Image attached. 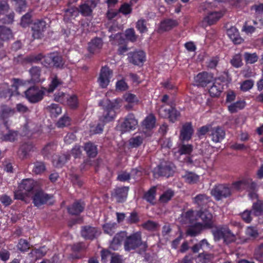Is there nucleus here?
<instances>
[{"label":"nucleus","instance_id":"f257e3e1","mask_svg":"<svg viewBox=\"0 0 263 263\" xmlns=\"http://www.w3.org/2000/svg\"><path fill=\"white\" fill-rule=\"evenodd\" d=\"M36 185V182L32 179H23L18 184L17 190L14 191V199L28 203L27 198L33 194Z\"/></svg>","mask_w":263,"mask_h":263},{"label":"nucleus","instance_id":"f03ea898","mask_svg":"<svg viewBox=\"0 0 263 263\" xmlns=\"http://www.w3.org/2000/svg\"><path fill=\"white\" fill-rule=\"evenodd\" d=\"M211 232L215 241H219L222 239L224 243L229 244L236 240L235 235L225 226H216L213 228Z\"/></svg>","mask_w":263,"mask_h":263},{"label":"nucleus","instance_id":"7ed1b4c3","mask_svg":"<svg viewBox=\"0 0 263 263\" xmlns=\"http://www.w3.org/2000/svg\"><path fill=\"white\" fill-rule=\"evenodd\" d=\"M193 253H197L200 250L203 251L202 253L199 254L197 258L198 263H208L211 258V255L207 252L211 250L210 244L206 239L201 240L199 243L195 244L191 248Z\"/></svg>","mask_w":263,"mask_h":263},{"label":"nucleus","instance_id":"20e7f679","mask_svg":"<svg viewBox=\"0 0 263 263\" xmlns=\"http://www.w3.org/2000/svg\"><path fill=\"white\" fill-rule=\"evenodd\" d=\"M141 246H143L144 248L147 247L146 242H143L142 240L140 232H136L127 236L124 242V248L126 251L134 250Z\"/></svg>","mask_w":263,"mask_h":263},{"label":"nucleus","instance_id":"39448f33","mask_svg":"<svg viewBox=\"0 0 263 263\" xmlns=\"http://www.w3.org/2000/svg\"><path fill=\"white\" fill-rule=\"evenodd\" d=\"M46 91V88L42 87L40 89L39 86L33 85L25 91V96L30 103L34 104L43 99Z\"/></svg>","mask_w":263,"mask_h":263},{"label":"nucleus","instance_id":"423d86ee","mask_svg":"<svg viewBox=\"0 0 263 263\" xmlns=\"http://www.w3.org/2000/svg\"><path fill=\"white\" fill-rule=\"evenodd\" d=\"M159 116L164 119H167L173 123L177 121L180 117V112L175 106L166 105H162L159 109Z\"/></svg>","mask_w":263,"mask_h":263},{"label":"nucleus","instance_id":"0eeeda50","mask_svg":"<svg viewBox=\"0 0 263 263\" xmlns=\"http://www.w3.org/2000/svg\"><path fill=\"white\" fill-rule=\"evenodd\" d=\"M211 194L217 201L229 197L232 195V189L227 184L215 185L211 191Z\"/></svg>","mask_w":263,"mask_h":263},{"label":"nucleus","instance_id":"6e6552de","mask_svg":"<svg viewBox=\"0 0 263 263\" xmlns=\"http://www.w3.org/2000/svg\"><path fill=\"white\" fill-rule=\"evenodd\" d=\"M116 99L114 102L109 101L105 106L103 115L99 118V121L105 124L113 120L116 117L115 109L120 107L119 102Z\"/></svg>","mask_w":263,"mask_h":263},{"label":"nucleus","instance_id":"1a4fd4ad","mask_svg":"<svg viewBox=\"0 0 263 263\" xmlns=\"http://www.w3.org/2000/svg\"><path fill=\"white\" fill-rule=\"evenodd\" d=\"M44 66L53 64V66H64L65 60L62 55L58 52H53L45 55L44 60L42 62Z\"/></svg>","mask_w":263,"mask_h":263},{"label":"nucleus","instance_id":"9d476101","mask_svg":"<svg viewBox=\"0 0 263 263\" xmlns=\"http://www.w3.org/2000/svg\"><path fill=\"white\" fill-rule=\"evenodd\" d=\"M53 196L45 193L42 190L36 191L32 196V203L34 206L40 208L47 204L52 199Z\"/></svg>","mask_w":263,"mask_h":263},{"label":"nucleus","instance_id":"9b49d317","mask_svg":"<svg viewBox=\"0 0 263 263\" xmlns=\"http://www.w3.org/2000/svg\"><path fill=\"white\" fill-rule=\"evenodd\" d=\"M48 27V23L44 19L37 20L31 27L33 31L32 36L34 39H41L44 35V32Z\"/></svg>","mask_w":263,"mask_h":263},{"label":"nucleus","instance_id":"f8f14e48","mask_svg":"<svg viewBox=\"0 0 263 263\" xmlns=\"http://www.w3.org/2000/svg\"><path fill=\"white\" fill-rule=\"evenodd\" d=\"M155 178L163 176L167 178L173 176L174 171L171 164L167 163H161L155 167L153 171Z\"/></svg>","mask_w":263,"mask_h":263},{"label":"nucleus","instance_id":"ddd939ff","mask_svg":"<svg viewBox=\"0 0 263 263\" xmlns=\"http://www.w3.org/2000/svg\"><path fill=\"white\" fill-rule=\"evenodd\" d=\"M196 216L202 220V224L205 229L213 228V215L207 209L198 210L197 212Z\"/></svg>","mask_w":263,"mask_h":263},{"label":"nucleus","instance_id":"4468645a","mask_svg":"<svg viewBox=\"0 0 263 263\" xmlns=\"http://www.w3.org/2000/svg\"><path fill=\"white\" fill-rule=\"evenodd\" d=\"M138 125V121L133 113L128 114L125 118L124 121L121 124L122 132H126L136 129Z\"/></svg>","mask_w":263,"mask_h":263},{"label":"nucleus","instance_id":"2eb2a0df","mask_svg":"<svg viewBox=\"0 0 263 263\" xmlns=\"http://www.w3.org/2000/svg\"><path fill=\"white\" fill-rule=\"evenodd\" d=\"M112 76V71L109 67H102L98 79L99 85L101 88H106L110 82Z\"/></svg>","mask_w":263,"mask_h":263},{"label":"nucleus","instance_id":"dca6fc26","mask_svg":"<svg viewBox=\"0 0 263 263\" xmlns=\"http://www.w3.org/2000/svg\"><path fill=\"white\" fill-rule=\"evenodd\" d=\"M194 129L191 122H185L182 126L179 139L182 142H188L193 135Z\"/></svg>","mask_w":263,"mask_h":263},{"label":"nucleus","instance_id":"f3484780","mask_svg":"<svg viewBox=\"0 0 263 263\" xmlns=\"http://www.w3.org/2000/svg\"><path fill=\"white\" fill-rule=\"evenodd\" d=\"M195 81L198 86L204 87L214 81V76L211 73L203 71L196 76Z\"/></svg>","mask_w":263,"mask_h":263},{"label":"nucleus","instance_id":"a211bd4d","mask_svg":"<svg viewBox=\"0 0 263 263\" xmlns=\"http://www.w3.org/2000/svg\"><path fill=\"white\" fill-rule=\"evenodd\" d=\"M209 136L214 143H219L225 138L226 132L222 127L217 126L211 127Z\"/></svg>","mask_w":263,"mask_h":263},{"label":"nucleus","instance_id":"6ab92c4d","mask_svg":"<svg viewBox=\"0 0 263 263\" xmlns=\"http://www.w3.org/2000/svg\"><path fill=\"white\" fill-rule=\"evenodd\" d=\"M129 187L127 186L118 187L114 189L111 194L118 203L124 202L127 197Z\"/></svg>","mask_w":263,"mask_h":263},{"label":"nucleus","instance_id":"aec40b11","mask_svg":"<svg viewBox=\"0 0 263 263\" xmlns=\"http://www.w3.org/2000/svg\"><path fill=\"white\" fill-rule=\"evenodd\" d=\"M85 204L81 200H77L67 208L68 213L71 215H79L85 209Z\"/></svg>","mask_w":263,"mask_h":263},{"label":"nucleus","instance_id":"412c9836","mask_svg":"<svg viewBox=\"0 0 263 263\" xmlns=\"http://www.w3.org/2000/svg\"><path fill=\"white\" fill-rule=\"evenodd\" d=\"M210 201V198L206 195L204 194H199L197 195L193 199V202L198 208L199 210H203L207 209L208 207V203Z\"/></svg>","mask_w":263,"mask_h":263},{"label":"nucleus","instance_id":"4be33fe9","mask_svg":"<svg viewBox=\"0 0 263 263\" xmlns=\"http://www.w3.org/2000/svg\"><path fill=\"white\" fill-rule=\"evenodd\" d=\"M81 235L85 239L93 240L98 235V231L96 227L84 226L81 228Z\"/></svg>","mask_w":263,"mask_h":263},{"label":"nucleus","instance_id":"5701e85b","mask_svg":"<svg viewBox=\"0 0 263 263\" xmlns=\"http://www.w3.org/2000/svg\"><path fill=\"white\" fill-rule=\"evenodd\" d=\"M127 236L126 231H120L117 233L113 237L110 243V248L113 250H117L120 247L123 241H125Z\"/></svg>","mask_w":263,"mask_h":263},{"label":"nucleus","instance_id":"b1692460","mask_svg":"<svg viewBox=\"0 0 263 263\" xmlns=\"http://www.w3.org/2000/svg\"><path fill=\"white\" fill-rule=\"evenodd\" d=\"M129 62L134 65H138L145 61V53L142 50L128 53Z\"/></svg>","mask_w":263,"mask_h":263},{"label":"nucleus","instance_id":"393cba45","mask_svg":"<svg viewBox=\"0 0 263 263\" xmlns=\"http://www.w3.org/2000/svg\"><path fill=\"white\" fill-rule=\"evenodd\" d=\"M223 15L221 11H211L203 18L202 24L206 23L208 25L216 23Z\"/></svg>","mask_w":263,"mask_h":263},{"label":"nucleus","instance_id":"a878e982","mask_svg":"<svg viewBox=\"0 0 263 263\" xmlns=\"http://www.w3.org/2000/svg\"><path fill=\"white\" fill-rule=\"evenodd\" d=\"M103 46V41L100 37H95L88 43V50L92 54L99 53Z\"/></svg>","mask_w":263,"mask_h":263},{"label":"nucleus","instance_id":"bb28decb","mask_svg":"<svg viewBox=\"0 0 263 263\" xmlns=\"http://www.w3.org/2000/svg\"><path fill=\"white\" fill-rule=\"evenodd\" d=\"M204 229L202 223L197 222L189 226L186 229V233L188 236L195 237L200 234Z\"/></svg>","mask_w":263,"mask_h":263},{"label":"nucleus","instance_id":"cd10ccee","mask_svg":"<svg viewBox=\"0 0 263 263\" xmlns=\"http://www.w3.org/2000/svg\"><path fill=\"white\" fill-rule=\"evenodd\" d=\"M178 24L177 20L166 19L161 22L159 29L161 31H167L177 26Z\"/></svg>","mask_w":263,"mask_h":263},{"label":"nucleus","instance_id":"c85d7f7f","mask_svg":"<svg viewBox=\"0 0 263 263\" xmlns=\"http://www.w3.org/2000/svg\"><path fill=\"white\" fill-rule=\"evenodd\" d=\"M84 150L85 151L87 156L90 158H95L98 155L97 145L90 141L85 143Z\"/></svg>","mask_w":263,"mask_h":263},{"label":"nucleus","instance_id":"c756f323","mask_svg":"<svg viewBox=\"0 0 263 263\" xmlns=\"http://www.w3.org/2000/svg\"><path fill=\"white\" fill-rule=\"evenodd\" d=\"M156 187L153 186L144 194L143 198L150 204L154 205L156 203Z\"/></svg>","mask_w":263,"mask_h":263},{"label":"nucleus","instance_id":"7c9ffc66","mask_svg":"<svg viewBox=\"0 0 263 263\" xmlns=\"http://www.w3.org/2000/svg\"><path fill=\"white\" fill-rule=\"evenodd\" d=\"M223 89V85L220 83L215 82L209 89V92L211 97H218Z\"/></svg>","mask_w":263,"mask_h":263},{"label":"nucleus","instance_id":"2f4dec72","mask_svg":"<svg viewBox=\"0 0 263 263\" xmlns=\"http://www.w3.org/2000/svg\"><path fill=\"white\" fill-rule=\"evenodd\" d=\"M227 34L235 44H240L243 41V39L239 36L238 30L234 27L227 30Z\"/></svg>","mask_w":263,"mask_h":263},{"label":"nucleus","instance_id":"473e14b6","mask_svg":"<svg viewBox=\"0 0 263 263\" xmlns=\"http://www.w3.org/2000/svg\"><path fill=\"white\" fill-rule=\"evenodd\" d=\"M117 228L118 224L115 222H107L102 226L104 233L110 236H112L115 233Z\"/></svg>","mask_w":263,"mask_h":263},{"label":"nucleus","instance_id":"72a5a7b5","mask_svg":"<svg viewBox=\"0 0 263 263\" xmlns=\"http://www.w3.org/2000/svg\"><path fill=\"white\" fill-rule=\"evenodd\" d=\"M156 122V117L153 114H151L143 121V125L146 129L150 130L155 127Z\"/></svg>","mask_w":263,"mask_h":263},{"label":"nucleus","instance_id":"f704fd0d","mask_svg":"<svg viewBox=\"0 0 263 263\" xmlns=\"http://www.w3.org/2000/svg\"><path fill=\"white\" fill-rule=\"evenodd\" d=\"M45 55L40 53L37 54H32L27 56V59L26 60H27L28 62V64H31L33 63L34 64H39L41 63L42 64V62H43L44 60Z\"/></svg>","mask_w":263,"mask_h":263},{"label":"nucleus","instance_id":"c9c22d12","mask_svg":"<svg viewBox=\"0 0 263 263\" xmlns=\"http://www.w3.org/2000/svg\"><path fill=\"white\" fill-rule=\"evenodd\" d=\"M182 178L184 179L185 182L189 184L197 183L199 178L198 175L190 171H186L185 174L182 176Z\"/></svg>","mask_w":263,"mask_h":263},{"label":"nucleus","instance_id":"e433bc0d","mask_svg":"<svg viewBox=\"0 0 263 263\" xmlns=\"http://www.w3.org/2000/svg\"><path fill=\"white\" fill-rule=\"evenodd\" d=\"M246 105L243 101H238L231 104L228 106V110L231 114L237 112L238 110L242 109Z\"/></svg>","mask_w":263,"mask_h":263},{"label":"nucleus","instance_id":"4c0bfd02","mask_svg":"<svg viewBox=\"0 0 263 263\" xmlns=\"http://www.w3.org/2000/svg\"><path fill=\"white\" fill-rule=\"evenodd\" d=\"M15 111L14 108H12L6 105L2 106L0 109V119L4 120L10 116H12Z\"/></svg>","mask_w":263,"mask_h":263},{"label":"nucleus","instance_id":"58836bf2","mask_svg":"<svg viewBox=\"0 0 263 263\" xmlns=\"http://www.w3.org/2000/svg\"><path fill=\"white\" fill-rule=\"evenodd\" d=\"M252 210L253 214L255 216L263 215V201L258 200L256 202H254Z\"/></svg>","mask_w":263,"mask_h":263},{"label":"nucleus","instance_id":"ea45409f","mask_svg":"<svg viewBox=\"0 0 263 263\" xmlns=\"http://www.w3.org/2000/svg\"><path fill=\"white\" fill-rule=\"evenodd\" d=\"M46 170L45 164L43 161H36L33 163L32 172L36 175H41Z\"/></svg>","mask_w":263,"mask_h":263},{"label":"nucleus","instance_id":"a19ab883","mask_svg":"<svg viewBox=\"0 0 263 263\" xmlns=\"http://www.w3.org/2000/svg\"><path fill=\"white\" fill-rule=\"evenodd\" d=\"M33 148V146L32 143H25L20 146L18 151L19 154L22 156L23 158H26Z\"/></svg>","mask_w":263,"mask_h":263},{"label":"nucleus","instance_id":"79ce46f5","mask_svg":"<svg viewBox=\"0 0 263 263\" xmlns=\"http://www.w3.org/2000/svg\"><path fill=\"white\" fill-rule=\"evenodd\" d=\"M247 184H248V178H244L233 182L232 186L237 191H241L246 189Z\"/></svg>","mask_w":263,"mask_h":263},{"label":"nucleus","instance_id":"37998d69","mask_svg":"<svg viewBox=\"0 0 263 263\" xmlns=\"http://www.w3.org/2000/svg\"><path fill=\"white\" fill-rule=\"evenodd\" d=\"M13 2L15 11L18 13L24 11L27 7L26 0H11Z\"/></svg>","mask_w":263,"mask_h":263},{"label":"nucleus","instance_id":"c03bdc74","mask_svg":"<svg viewBox=\"0 0 263 263\" xmlns=\"http://www.w3.org/2000/svg\"><path fill=\"white\" fill-rule=\"evenodd\" d=\"M29 72L31 76V80L33 83H37L40 81L41 70L39 67H31Z\"/></svg>","mask_w":263,"mask_h":263},{"label":"nucleus","instance_id":"a18cd8bd","mask_svg":"<svg viewBox=\"0 0 263 263\" xmlns=\"http://www.w3.org/2000/svg\"><path fill=\"white\" fill-rule=\"evenodd\" d=\"M93 8L88 3L81 5L78 8V12H80L82 15L87 16L91 15Z\"/></svg>","mask_w":263,"mask_h":263},{"label":"nucleus","instance_id":"49530a36","mask_svg":"<svg viewBox=\"0 0 263 263\" xmlns=\"http://www.w3.org/2000/svg\"><path fill=\"white\" fill-rule=\"evenodd\" d=\"M174 196V192L171 189L165 191L159 197V201L161 203H167L171 200Z\"/></svg>","mask_w":263,"mask_h":263},{"label":"nucleus","instance_id":"de8ad7c7","mask_svg":"<svg viewBox=\"0 0 263 263\" xmlns=\"http://www.w3.org/2000/svg\"><path fill=\"white\" fill-rule=\"evenodd\" d=\"M48 108L52 117L56 118L62 113V108L59 104L52 103Z\"/></svg>","mask_w":263,"mask_h":263},{"label":"nucleus","instance_id":"09e8293b","mask_svg":"<svg viewBox=\"0 0 263 263\" xmlns=\"http://www.w3.org/2000/svg\"><path fill=\"white\" fill-rule=\"evenodd\" d=\"M30 248V243L26 239L21 238L18 240L17 248L21 252H27Z\"/></svg>","mask_w":263,"mask_h":263},{"label":"nucleus","instance_id":"8fccbe9b","mask_svg":"<svg viewBox=\"0 0 263 263\" xmlns=\"http://www.w3.org/2000/svg\"><path fill=\"white\" fill-rule=\"evenodd\" d=\"M13 37L11 30L5 26H0V37L8 40Z\"/></svg>","mask_w":263,"mask_h":263},{"label":"nucleus","instance_id":"3c124183","mask_svg":"<svg viewBox=\"0 0 263 263\" xmlns=\"http://www.w3.org/2000/svg\"><path fill=\"white\" fill-rule=\"evenodd\" d=\"M18 132L17 131L9 130L8 133L2 137V139L5 141L13 142L17 139Z\"/></svg>","mask_w":263,"mask_h":263},{"label":"nucleus","instance_id":"603ef678","mask_svg":"<svg viewBox=\"0 0 263 263\" xmlns=\"http://www.w3.org/2000/svg\"><path fill=\"white\" fill-rule=\"evenodd\" d=\"M62 81L58 78L57 76H55L52 80L49 85L48 89L46 88V91L49 93L52 92L59 85H62Z\"/></svg>","mask_w":263,"mask_h":263},{"label":"nucleus","instance_id":"864d4df0","mask_svg":"<svg viewBox=\"0 0 263 263\" xmlns=\"http://www.w3.org/2000/svg\"><path fill=\"white\" fill-rule=\"evenodd\" d=\"M68 106L72 109H77L79 106V100L77 95H72L67 99Z\"/></svg>","mask_w":263,"mask_h":263},{"label":"nucleus","instance_id":"5fc2aeb1","mask_svg":"<svg viewBox=\"0 0 263 263\" xmlns=\"http://www.w3.org/2000/svg\"><path fill=\"white\" fill-rule=\"evenodd\" d=\"M32 11L26 13L21 18L20 25L24 28L28 26L32 22Z\"/></svg>","mask_w":263,"mask_h":263},{"label":"nucleus","instance_id":"6e6d98bb","mask_svg":"<svg viewBox=\"0 0 263 263\" xmlns=\"http://www.w3.org/2000/svg\"><path fill=\"white\" fill-rule=\"evenodd\" d=\"M193 150V146L192 144H183L179 147L178 152L180 155L190 154Z\"/></svg>","mask_w":263,"mask_h":263},{"label":"nucleus","instance_id":"4d7b16f0","mask_svg":"<svg viewBox=\"0 0 263 263\" xmlns=\"http://www.w3.org/2000/svg\"><path fill=\"white\" fill-rule=\"evenodd\" d=\"M244 59L247 64H252L258 60V57L255 53H250L245 52L244 54Z\"/></svg>","mask_w":263,"mask_h":263},{"label":"nucleus","instance_id":"13d9d810","mask_svg":"<svg viewBox=\"0 0 263 263\" xmlns=\"http://www.w3.org/2000/svg\"><path fill=\"white\" fill-rule=\"evenodd\" d=\"M105 124L100 122L96 126H91L90 129V133L91 135L101 134L104 129Z\"/></svg>","mask_w":263,"mask_h":263},{"label":"nucleus","instance_id":"bf43d9fd","mask_svg":"<svg viewBox=\"0 0 263 263\" xmlns=\"http://www.w3.org/2000/svg\"><path fill=\"white\" fill-rule=\"evenodd\" d=\"M159 224L151 220L146 221L142 224V227L148 231H155L157 229Z\"/></svg>","mask_w":263,"mask_h":263},{"label":"nucleus","instance_id":"052dcab7","mask_svg":"<svg viewBox=\"0 0 263 263\" xmlns=\"http://www.w3.org/2000/svg\"><path fill=\"white\" fill-rule=\"evenodd\" d=\"M128 87L127 83L123 79L117 81L116 83V89L118 91H125L128 89Z\"/></svg>","mask_w":263,"mask_h":263},{"label":"nucleus","instance_id":"680f3d73","mask_svg":"<svg viewBox=\"0 0 263 263\" xmlns=\"http://www.w3.org/2000/svg\"><path fill=\"white\" fill-rule=\"evenodd\" d=\"M70 121L71 119L69 117L64 116L58 120L57 125L60 128L64 127L69 125L70 124Z\"/></svg>","mask_w":263,"mask_h":263},{"label":"nucleus","instance_id":"e2e57ef3","mask_svg":"<svg viewBox=\"0 0 263 263\" xmlns=\"http://www.w3.org/2000/svg\"><path fill=\"white\" fill-rule=\"evenodd\" d=\"M78 12V8L71 7L65 10L64 19L69 20L70 17L76 16Z\"/></svg>","mask_w":263,"mask_h":263},{"label":"nucleus","instance_id":"0e129e2a","mask_svg":"<svg viewBox=\"0 0 263 263\" xmlns=\"http://www.w3.org/2000/svg\"><path fill=\"white\" fill-rule=\"evenodd\" d=\"M14 13L12 11L3 17L0 16V21L4 24H12L14 21Z\"/></svg>","mask_w":263,"mask_h":263},{"label":"nucleus","instance_id":"69168bd1","mask_svg":"<svg viewBox=\"0 0 263 263\" xmlns=\"http://www.w3.org/2000/svg\"><path fill=\"white\" fill-rule=\"evenodd\" d=\"M124 98L126 102L128 103H136L137 104L139 102V100L136 95L128 93L124 95Z\"/></svg>","mask_w":263,"mask_h":263},{"label":"nucleus","instance_id":"338daca9","mask_svg":"<svg viewBox=\"0 0 263 263\" xmlns=\"http://www.w3.org/2000/svg\"><path fill=\"white\" fill-rule=\"evenodd\" d=\"M9 9L7 0H0V16L7 13Z\"/></svg>","mask_w":263,"mask_h":263},{"label":"nucleus","instance_id":"774afa93","mask_svg":"<svg viewBox=\"0 0 263 263\" xmlns=\"http://www.w3.org/2000/svg\"><path fill=\"white\" fill-rule=\"evenodd\" d=\"M210 125H204L202 126L201 127L199 128L197 131V135L199 138H202L204 136H205L208 132L210 133V130L211 129Z\"/></svg>","mask_w":263,"mask_h":263}]
</instances>
